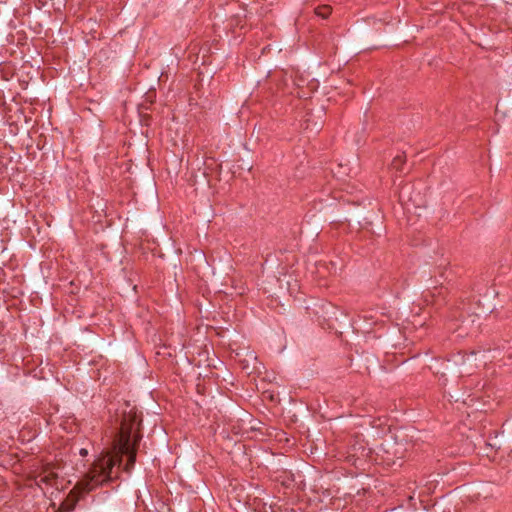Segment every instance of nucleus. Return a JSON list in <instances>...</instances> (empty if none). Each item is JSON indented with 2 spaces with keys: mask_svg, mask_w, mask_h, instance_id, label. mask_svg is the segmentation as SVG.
Instances as JSON below:
<instances>
[{
  "mask_svg": "<svg viewBox=\"0 0 512 512\" xmlns=\"http://www.w3.org/2000/svg\"><path fill=\"white\" fill-rule=\"evenodd\" d=\"M404 163V157L401 156V155H398L396 156L393 161H392V167L393 169L395 170H400L401 169V166L403 165Z\"/></svg>",
  "mask_w": 512,
  "mask_h": 512,
  "instance_id": "0eeeda50",
  "label": "nucleus"
},
{
  "mask_svg": "<svg viewBox=\"0 0 512 512\" xmlns=\"http://www.w3.org/2000/svg\"><path fill=\"white\" fill-rule=\"evenodd\" d=\"M489 360L485 351H472L464 360V364H472L474 362L475 367H479L480 365H485Z\"/></svg>",
  "mask_w": 512,
  "mask_h": 512,
  "instance_id": "7ed1b4c3",
  "label": "nucleus"
},
{
  "mask_svg": "<svg viewBox=\"0 0 512 512\" xmlns=\"http://www.w3.org/2000/svg\"><path fill=\"white\" fill-rule=\"evenodd\" d=\"M80 454L85 457L88 454V451L86 449L80 450Z\"/></svg>",
  "mask_w": 512,
  "mask_h": 512,
  "instance_id": "9d476101",
  "label": "nucleus"
},
{
  "mask_svg": "<svg viewBox=\"0 0 512 512\" xmlns=\"http://www.w3.org/2000/svg\"><path fill=\"white\" fill-rule=\"evenodd\" d=\"M57 477V474L50 470V469H45L39 476V482H43V483H46V484H52V482L56 479Z\"/></svg>",
  "mask_w": 512,
  "mask_h": 512,
  "instance_id": "20e7f679",
  "label": "nucleus"
},
{
  "mask_svg": "<svg viewBox=\"0 0 512 512\" xmlns=\"http://www.w3.org/2000/svg\"><path fill=\"white\" fill-rule=\"evenodd\" d=\"M140 420L136 411L125 412L119 432L115 435L112 448H137L140 445Z\"/></svg>",
  "mask_w": 512,
  "mask_h": 512,
  "instance_id": "f03ea898",
  "label": "nucleus"
},
{
  "mask_svg": "<svg viewBox=\"0 0 512 512\" xmlns=\"http://www.w3.org/2000/svg\"><path fill=\"white\" fill-rule=\"evenodd\" d=\"M396 444L397 445H419L417 441H413L411 439H407L405 435H397L396 436Z\"/></svg>",
  "mask_w": 512,
  "mask_h": 512,
  "instance_id": "423d86ee",
  "label": "nucleus"
},
{
  "mask_svg": "<svg viewBox=\"0 0 512 512\" xmlns=\"http://www.w3.org/2000/svg\"><path fill=\"white\" fill-rule=\"evenodd\" d=\"M121 461L118 454L104 453L102 451L85 478L78 484V487L83 492H88L104 481L112 479L114 474L117 473Z\"/></svg>",
  "mask_w": 512,
  "mask_h": 512,
  "instance_id": "f257e3e1",
  "label": "nucleus"
},
{
  "mask_svg": "<svg viewBox=\"0 0 512 512\" xmlns=\"http://www.w3.org/2000/svg\"><path fill=\"white\" fill-rule=\"evenodd\" d=\"M126 452V457H127V463H131L133 464L135 462V452L136 450H124ZM128 466V464H126V467Z\"/></svg>",
  "mask_w": 512,
  "mask_h": 512,
  "instance_id": "6e6552de",
  "label": "nucleus"
},
{
  "mask_svg": "<svg viewBox=\"0 0 512 512\" xmlns=\"http://www.w3.org/2000/svg\"><path fill=\"white\" fill-rule=\"evenodd\" d=\"M331 7L328 6V5H322V6H319L315 9V13L317 16L323 18V19H326L330 13H331Z\"/></svg>",
  "mask_w": 512,
  "mask_h": 512,
  "instance_id": "39448f33",
  "label": "nucleus"
},
{
  "mask_svg": "<svg viewBox=\"0 0 512 512\" xmlns=\"http://www.w3.org/2000/svg\"><path fill=\"white\" fill-rule=\"evenodd\" d=\"M127 408H129V409L128 410H124L123 411V415L125 414V412H129L130 410L136 411V413H138V411L134 407L130 408V405H127ZM137 416H138V419L141 421V418H140L139 414H137Z\"/></svg>",
  "mask_w": 512,
  "mask_h": 512,
  "instance_id": "1a4fd4ad",
  "label": "nucleus"
}]
</instances>
